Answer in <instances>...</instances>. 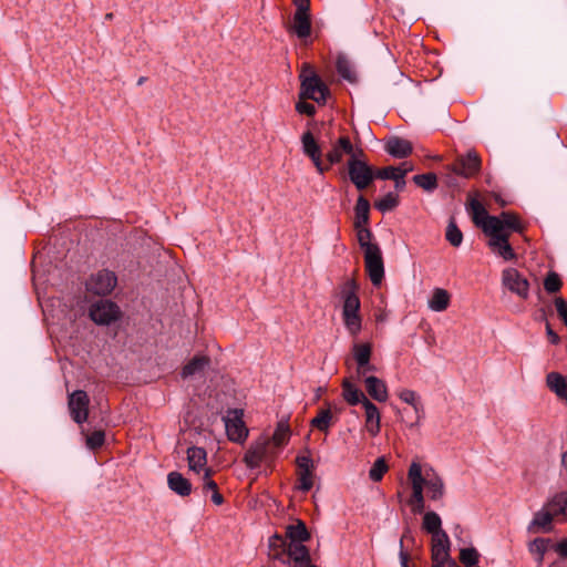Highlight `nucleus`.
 Wrapping results in <instances>:
<instances>
[{
	"instance_id": "f257e3e1",
	"label": "nucleus",
	"mask_w": 567,
	"mask_h": 567,
	"mask_svg": "<svg viewBox=\"0 0 567 567\" xmlns=\"http://www.w3.org/2000/svg\"><path fill=\"white\" fill-rule=\"evenodd\" d=\"M359 287L354 279H347L339 287V296L342 303V321L350 336L357 337L362 329L360 315Z\"/></svg>"
},
{
	"instance_id": "f03ea898",
	"label": "nucleus",
	"mask_w": 567,
	"mask_h": 567,
	"mask_svg": "<svg viewBox=\"0 0 567 567\" xmlns=\"http://www.w3.org/2000/svg\"><path fill=\"white\" fill-rule=\"evenodd\" d=\"M301 81V99H310L317 103H324L329 89L317 75L313 68L310 64H303L300 73Z\"/></svg>"
},
{
	"instance_id": "7ed1b4c3",
	"label": "nucleus",
	"mask_w": 567,
	"mask_h": 567,
	"mask_svg": "<svg viewBox=\"0 0 567 567\" xmlns=\"http://www.w3.org/2000/svg\"><path fill=\"white\" fill-rule=\"evenodd\" d=\"M485 234L509 236L512 231L523 233L524 227L515 214L503 212L499 216H486L482 223Z\"/></svg>"
},
{
	"instance_id": "20e7f679",
	"label": "nucleus",
	"mask_w": 567,
	"mask_h": 567,
	"mask_svg": "<svg viewBox=\"0 0 567 567\" xmlns=\"http://www.w3.org/2000/svg\"><path fill=\"white\" fill-rule=\"evenodd\" d=\"M277 454L278 451L271 446L269 437L260 436L250 444L243 461L248 468L254 470L259 467L262 462H272Z\"/></svg>"
},
{
	"instance_id": "39448f33",
	"label": "nucleus",
	"mask_w": 567,
	"mask_h": 567,
	"mask_svg": "<svg viewBox=\"0 0 567 567\" xmlns=\"http://www.w3.org/2000/svg\"><path fill=\"white\" fill-rule=\"evenodd\" d=\"M362 156L353 154L347 165L349 178L358 190L365 189L375 178V172L365 161L361 159Z\"/></svg>"
},
{
	"instance_id": "423d86ee",
	"label": "nucleus",
	"mask_w": 567,
	"mask_h": 567,
	"mask_svg": "<svg viewBox=\"0 0 567 567\" xmlns=\"http://www.w3.org/2000/svg\"><path fill=\"white\" fill-rule=\"evenodd\" d=\"M243 417L244 411L240 409L228 410L223 416L229 441L241 444L247 440L249 431Z\"/></svg>"
},
{
	"instance_id": "0eeeda50",
	"label": "nucleus",
	"mask_w": 567,
	"mask_h": 567,
	"mask_svg": "<svg viewBox=\"0 0 567 567\" xmlns=\"http://www.w3.org/2000/svg\"><path fill=\"white\" fill-rule=\"evenodd\" d=\"M555 497L551 496L539 509L534 514L533 520L528 526V530L533 533L537 532H550L553 529V520L555 517L564 516V512H559L558 507L554 505Z\"/></svg>"
},
{
	"instance_id": "6e6552de",
	"label": "nucleus",
	"mask_w": 567,
	"mask_h": 567,
	"mask_svg": "<svg viewBox=\"0 0 567 567\" xmlns=\"http://www.w3.org/2000/svg\"><path fill=\"white\" fill-rule=\"evenodd\" d=\"M408 478L411 483L412 495L408 501L411 511L414 514H421L424 511L423 481L421 480V465L413 462L408 472Z\"/></svg>"
},
{
	"instance_id": "1a4fd4ad",
	"label": "nucleus",
	"mask_w": 567,
	"mask_h": 567,
	"mask_svg": "<svg viewBox=\"0 0 567 567\" xmlns=\"http://www.w3.org/2000/svg\"><path fill=\"white\" fill-rule=\"evenodd\" d=\"M90 318L101 326H109L121 317V310L111 300H99L90 307Z\"/></svg>"
},
{
	"instance_id": "9d476101",
	"label": "nucleus",
	"mask_w": 567,
	"mask_h": 567,
	"mask_svg": "<svg viewBox=\"0 0 567 567\" xmlns=\"http://www.w3.org/2000/svg\"><path fill=\"white\" fill-rule=\"evenodd\" d=\"M364 255V266L371 282L379 286L384 277V265L380 247H369Z\"/></svg>"
},
{
	"instance_id": "9b49d317",
	"label": "nucleus",
	"mask_w": 567,
	"mask_h": 567,
	"mask_svg": "<svg viewBox=\"0 0 567 567\" xmlns=\"http://www.w3.org/2000/svg\"><path fill=\"white\" fill-rule=\"evenodd\" d=\"M90 398L83 390H76L69 395L68 408L72 420L82 425L89 416Z\"/></svg>"
},
{
	"instance_id": "f8f14e48",
	"label": "nucleus",
	"mask_w": 567,
	"mask_h": 567,
	"mask_svg": "<svg viewBox=\"0 0 567 567\" xmlns=\"http://www.w3.org/2000/svg\"><path fill=\"white\" fill-rule=\"evenodd\" d=\"M117 282V278L114 272L110 270H100L95 275H92L86 282L87 291L97 295L106 296L113 291Z\"/></svg>"
},
{
	"instance_id": "ddd939ff",
	"label": "nucleus",
	"mask_w": 567,
	"mask_h": 567,
	"mask_svg": "<svg viewBox=\"0 0 567 567\" xmlns=\"http://www.w3.org/2000/svg\"><path fill=\"white\" fill-rule=\"evenodd\" d=\"M502 284L522 299H527L529 296L528 280L515 268H506L503 270Z\"/></svg>"
},
{
	"instance_id": "4468645a",
	"label": "nucleus",
	"mask_w": 567,
	"mask_h": 567,
	"mask_svg": "<svg viewBox=\"0 0 567 567\" xmlns=\"http://www.w3.org/2000/svg\"><path fill=\"white\" fill-rule=\"evenodd\" d=\"M481 169V158L474 151H470L465 156H460L453 165L451 171L460 176L470 178L477 174Z\"/></svg>"
},
{
	"instance_id": "2eb2a0df",
	"label": "nucleus",
	"mask_w": 567,
	"mask_h": 567,
	"mask_svg": "<svg viewBox=\"0 0 567 567\" xmlns=\"http://www.w3.org/2000/svg\"><path fill=\"white\" fill-rule=\"evenodd\" d=\"M302 151L313 163L320 174L329 169V165H324L321 159V150L311 132L307 131L301 136Z\"/></svg>"
},
{
	"instance_id": "dca6fc26",
	"label": "nucleus",
	"mask_w": 567,
	"mask_h": 567,
	"mask_svg": "<svg viewBox=\"0 0 567 567\" xmlns=\"http://www.w3.org/2000/svg\"><path fill=\"white\" fill-rule=\"evenodd\" d=\"M488 236V247L493 254L499 256L505 261H511L516 259L517 255L514 251V248L509 244V236L499 235V234H485Z\"/></svg>"
},
{
	"instance_id": "f3484780",
	"label": "nucleus",
	"mask_w": 567,
	"mask_h": 567,
	"mask_svg": "<svg viewBox=\"0 0 567 567\" xmlns=\"http://www.w3.org/2000/svg\"><path fill=\"white\" fill-rule=\"evenodd\" d=\"M423 488L425 487L431 499H442L445 494V484L443 478L433 470L421 472Z\"/></svg>"
},
{
	"instance_id": "a211bd4d",
	"label": "nucleus",
	"mask_w": 567,
	"mask_h": 567,
	"mask_svg": "<svg viewBox=\"0 0 567 567\" xmlns=\"http://www.w3.org/2000/svg\"><path fill=\"white\" fill-rule=\"evenodd\" d=\"M344 154L350 155V157L353 154H360L363 155L362 150L354 151L353 145L349 137L341 136L336 144H333L330 152L327 154V159L329 167L333 164L340 163L342 161V157Z\"/></svg>"
},
{
	"instance_id": "6ab92c4d",
	"label": "nucleus",
	"mask_w": 567,
	"mask_h": 567,
	"mask_svg": "<svg viewBox=\"0 0 567 567\" xmlns=\"http://www.w3.org/2000/svg\"><path fill=\"white\" fill-rule=\"evenodd\" d=\"M299 475L298 488L309 492L313 486V463L309 456H298L296 460Z\"/></svg>"
},
{
	"instance_id": "aec40b11",
	"label": "nucleus",
	"mask_w": 567,
	"mask_h": 567,
	"mask_svg": "<svg viewBox=\"0 0 567 567\" xmlns=\"http://www.w3.org/2000/svg\"><path fill=\"white\" fill-rule=\"evenodd\" d=\"M384 148L391 156L395 158H404L409 156L413 151V146L410 141L398 136H392L386 140Z\"/></svg>"
},
{
	"instance_id": "412c9836",
	"label": "nucleus",
	"mask_w": 567,
	"mask_h": 567,
	"mask_svg": "<svg viewBox=\"0 0 567 567\" xmlns=\"http://www.w3.org/2000/svg\"><path fill=\"white\" fill-rule=\"evenodd\" d=\"M286 555L293 561V567L312 566L309 550L302 543H289Z\"/></svg>"
},
{
	"instance_id": "4be33fe9",
	"label": "nucleus",
	"mask_w": 567,
	"mask_h": 567,
	"mask_svg": "<svg viewBox=\"0 0 567 567\" xmlns=\"http://www.w3.org/2000/svg\"><path fill=\"white\" fill-rule=\"evenodd\" d=\"M187 462L190 471L199 474L208 468L207 465V453L205 449L198 446H190L187 450Z\"/></svg>"
},
{
	"instance_id": "5701e85b",
	"label": "nucleus",
	"mask_w": 567,
	"mask_h": 567,
	"mask_svg": "<svg viewBox=\"0 0 567 567\" xmlns=\"http://www.w3.org/2000/svg\"><path fill=\"white\" fill-rule=\"evenodd\" d=\"M364 412H365V429L371 436H375L380 433V411L374 403L370 400H365L364 402Z\"/></svg>"
},
{
	"instance_id": "b1692460",
	"label": "nucleus",
	"mask_w": 567,
	"mask_h": 567,
	"mask_svg": "<svg viewBox=\"0 0 567 567\" xmlns=\"http://www.w3.org/2000/svg\"><path fill=\"white\" fill-rule=\"evenodd\" d=\"M364 385L369 395L375 401L385 402L388 400L386 384L381 379L369 375L364 379Z\"/></svg>"
},
{
	"instance_id": "393cba45",
	"label": "nucleus",
	"mask_w": 567,
	"mask_h": 567,
	"mask_svg": "<svg viewBox=\"0 0 567 567\" xmlns=\"http://www.w3.org/2000/svg\"><path fill=\"white\" fill-rule=\"evenodd\" d=\"M291 30L298 38L303 39L311 33V21L309 11H296L292 18Z\"/></svg>"
},
{
	"instance_id": "a878e982",
	"label": "nucleus",
	"mask_w": 567,
	"mask_h": 567,
	"mask_svg": "<svg viewBox=\"0 0 567 567\" xmlns=\"http://www.w3.org/2000/svg\"><path fill=\"white\" fill-rule=\"evenodd\" d=\"M168 487L177 495L185 497L192 493L190 482L179 472H171L167 475Z\"/></svg>"
},
{
	"instance_id": "bb28decb",
	"label": "nucleus",
	"mask_w": 567,
	"mask_h": 567,
	"mask_svg": "<svg viewBox=\"0 0 567 567\" xmlns=\"http://www.w3.org/2000/svg\"><path fill=\"white\" fill-rule=\"evenodd\" d=\"M290 435H291V432H290V426H289L288 421L284 420V419L280 420L277 423V426L275 429L272 436L269 437L271 446L277 451L282 449L284 446H286L288 444V442L290 440Z\"/></svg>"
},
{
	"instance_id": "cd10ccee",
	"label": "nucleus",
	"mask_w": 567,
	"mask_h": 567,
	"mask_svg": "<svg viewBox=\"0 0 567 567\" xmlns=\"http://www.w3.org/2000/svg\"><path fill=\"white\" fill-rule=\"evenodd\" d=\"M450 542L446 533L432 536V560H447Z\"/></svg>"
},
{
	"instance_id": "c85d7f7f",
	"label": "nucleus",
	"mask_w": 567,
	"mask_h": 567,
	"mask_svg": "<svg viewBox=\"0 0 567 567\" xmlns=\"http://www.w3.org/2000/svg\"><path fill=\"white\" fill-rule=\"evenodd\" d=\"M210 365V359L207 355H195L182 370L184 379L200 374Z\"/></svg>"
},
{
	"instance_id": "c756f323",
	"label": "nucleus",
	"mask_w": 567,
	"mask_h": 567,
	"mask_svg": "<svg viewBox=\"0 0 567 567\" xmlns=\"http://www.w3.org/2000/svg\"><path fill=\"white\" fill-rule=\"evenodd\" d=\"M451 301V295L443 288H435L432 292L431 298L427 301V306L431 310L442 312L447 309Z\"/></svg>"
},
{
	"instance_id": "7c9ffc66",
	"label": "nucleus",
	"mask_w": 567,
	"mask_h": 567,
	"mask_svg": "<svg viewBox=\"0 0 567 567\" xmlns=\"http://www.w3.org/2000/svg\"><path fill=\"white\" fill-rule=\"evenodd\" d=\"M342 391L344 400L350 405H355L359 403L364 405L365 400H369L360 389H358L347 379L342 382Z\"/></svg>"
},
{
	"instance_id": "2f4dec72",
	"label": "nucleus",
	"mask_w": 567,
	"mask_h": 567,
	"mask_svg": "<svg viewBox=\"0 0 567 567\" xmlns=\"http://www.w3.org/2000/svg\"><path fill=\"white\" fill-rule=\"evenodd\" d=\"M375 178L389 181L393 179L398 190H402L405 186L404 172L399 173V168L394 166H388L375 171Z\"/></svg>"
},
{
	"instance_id": "473e14b6",
	"label": "nucleus",
	"mask_w": 567,
	"mask_h": 567,
	"mask_svg": "<svg viewBox=\"0 0 567 567\" xmlns=\"http://www.w3.org/2000/svg\"><path fill=\"white\" fill-rule=\"evenodd\" d=\"M547 386L559 398L567 401V380L557 372H550L546 378Z\"/></svg>"
},
{
	"instance_id": "72a5a7b5",
	"label": "nucleus",
	"mask_w": 567,
	"mask_h": 567,
	"mask_svg": "<svg viewBox=\"0 0 567 567\" xmlns=\"http://www.w3.org/2000/svg\"><path fill=\"white\" fill-rule=\"evenodd\" d=\"M286 538L289 543H303L310 538L305 523L298 520L296 525H289L286 528Z\"/></svg>"
},
{
	"instance_id": "f704fd0d",
	"label": "nucleus",
	"mask_w": 567,
	"mask_h": 567,
	"mask_svg": "<svg viewBox=\"0 0 567 567\" xmlns=\"http://www.w3.org/2000/svg\"><path fill=\"white\" fill-rule=\"evenodd\" d=\"M288 539L275 534L269 538V555L274 559H282V557L287 554L288 548Z\"/></svg>"
},
{
	"instance_id": "c9c22d12",
	"label": "nucleus",
	"mask_w": 567,
	"mask_h": 567,
	"mask_svg": "<svg viewBox=\"0 0 567 567\" xmlns=\"http://www.w3.org/2000/svg\"><path fill=\"white\" fill-rule=\"evenodd\" d=\"M372 354V346L369 342L353 343L352 355L357 365L364 367L370 361Z\"/></svg>"
},
{
	"instance_id": "e433bc0d",
	"label": "nucleus",
	"mask_w": 567,
	"mask_h": 567,
	"mask_svg": "<svg viewBox=\"0 0 567 567\" xmlns=\"http://www.w3.org/2000/svg\"><path fill=\"white\" fill-rule=\"evenodd\" d=\"M370 203L363 196H359L354 207V227L367 225L369 221Z\"/></svg>"
},
{
	"instance_id": "4c0bfd02",
	"label": "nucleus",
	"mask_w": 567,
	"mask_h": 567,
	"mask_svg": "<svg viewBox=\"0 0 567 567\" xmlns=\"http://www.w3.org/2000/svg\"><path fill=\"white\" fill-rule=\"evenodd\" d=\"M442 520L435 512H427L423 516L422 527L432 536L445 533L442 529Z\"/></svg>"
},
{
	"instance_id": "58836bf2",
	"label": "nucleus",
	"mask_w": 567,
	"mask_h": 567,
	"mask_svg": "<svg viewBox=\"0 0 567 567\" xmlns=\"http://www.w3.org/2000/svg\"><path fill=\"white\" fill-rule=\"evenodd\" d=\"M336 68L340 76L349 82H355V72L352 69L351 62L344 55L337 58Z\"/></svg>"
},
{
	"instance_id": "ea45409f",
	"label": "nucleus",
	"mask_w": 567,
	"mask_h": 567,
	"mask_svg": "<svg viewBox=\"0 0 567 567\" xmlns=\"http://www.w3.org/2000/svg\"><path fill=\"white\" fill-rule=\"evenodd\" d=\"M332 423V413L329 409L320 410L318 415L310 422L311 426L327 433Z\"/></svg>"
},
{
	"instance_id": "a19ab883",
	"label": "nucleus",
	"mask_w": 567,
	"mask_h": 567,
	"mask_svg": "<svg viewBox=\"0 0 567 567\" xmlns=\"http://www.w3.org/2000/svg\"><path fill=\"white\" fill-rule=\"evenodd\" d=\"M399 398L403 402L410 404L413 408V410L415 411L416 420L414 423H411V426H413L414 424H417V422L421 417L420 411L422 410V405H421L420 401L417 400L416 393L412 390L404 389L399 392Z\"/></svg>"
},
{
	"instance_id": "79ce46f5",
	"label": "nucleus",
	"mask_w": 567,
	"mask_h": 567,
	"mask_svg": "<svg viewBox=\"0 0 567 567\" xmlns=\"http://www.w3.org/2000/svg\"><path fill=\"white\" fill-rule=\"evenodd\" d=\"M413 182L427 192H432L437 187V178L434 173L415 175L413 176Z\"/></svg>"
},
{
	"instance_id": "37998d69",
	"label": "nucleus",
	"mask_w": 567,
	"mask_h": 567,
	"mask_svg": "<svg viewBox=\"0 0 567 567\" xmlns=\"http://www.w3.org/2000/svg\"><path fill=\"white\" fill-rule=\"evenodd\" d=\"M399 205V197L393 193H388L382 198L374 203V207L381 212L386 213L393 210Z\"/></svg>"
},
{
	"instance_id": "c03bdc74",
	"label": "nucleus",
	"mask_w": 567,
	"mask_h": 567,
	"mask_svg": "<svg viewBox=\"0 0 567 567\" xmlns=\"http://www.w3.org/2000/svg\"><path fill=\"white\" fill-rule=\"evenodd\" d=\"M446 240L453 246L458 247L463 241V234L457 227L454 218H451L445 234Z\"/></svg>"
},
{
	"instance_id": "a18cd8bd",
	"label": "nucleus",
	"mask_w": 567,
	"mask_h": 567,
	"mask_svg": "<svg viewBox=\"0 0 567 567\" xmlns=\"http://www.w3.org/2000/svg\"><path fill=\"white\" fill-rule=\"evenodd\" d=\"M550 540L546 538H536L529 545V551L537 555V563L540 565L544 561L545 553L548 549Z\"/></svg>"
},
{
	"instance_id": "49530a36",
	"label": "nucleus",
	"mask_w": 567,
	"mask_h": 567,
	"mask_svg": "<svg viewBox=\"0 0 567 567\" xmlns=\"http://www.w3.org/2000/svg\"><path fill=\"white\" fill-rule=\"evenodd\" d=\"M357 230L358 241L361 247V249L364 251H368L369 247H379L377 244L371 243L372 233L367 227V225L354 227Z\"/></svg>"
},
{
	"instance_id": "de8ad7c7",
	"label": "nucleus",
	"mask_w": 567,
	"mask_h": 567,
	"mask_svg": "<svg viewBox=\"0 0 567 567\" xmlns=\"http://www.w3.org/2000/svg\"><path fill=\"white\" fill-rule=\"evenodd\" d=\"M388 464L383 457H379L369 471V477L373 482L382 480L383 475L388 472Z\"/></svg>"
},
{
	"instance_id": "09e8293b",
	"label": "nucleus",
	"mask_w": 567,
	"mask_h": 567,
	"mask_svg": "<svg viewBox=\"0 0 567 567\" xmlns=\"http://www.w3.org/2000/svg\"><path fill=\"white\" fill-rule=\"evenodd\" d=\"M105 442V433L102 430L92 432L85 435V445L87 449L94 451L100 449Z\"/></svg>"
},
{
	"instance_id": "8fccbe9b",
	"label": "nucleus",
	"mask_w": 567,
	"mask_h": 567,
	"mask_svg": "<svg viewBox=\"0 0 567 567\" xmlns=\"http://www.w3.org/2000/svg\"><path fill=\"white\" fill-rule=\"evenodd\" d=\"M563 282L558 276V274L551 271L549 272L544 280V288L548 293H555L560 290Z\"/></svg>"
},
{
	"instance_id": "3c124183",
	"label": "nucleus",
	"mask_w": 567,
	"mask_h": 567,
	"mask_svg": "<svg viewBox=\"0 0 567 567\" xmlns=\"http://www.w3.org/2000/svg\"><path fill=\"white\" fill-rule=\"evenodd\" d=\"M460 560L467 567H474L478 561V553L475 548H463L460 553Z\"/></svg>"
},
{
	"instance_id": "603ef678",
	"label": "nucleus",
	"mask_w": 567,
	"mask_h": 567,
	"mask_svg": "<svg viewBox=\"0 0 567 567\" xmlns=\"http://www.w3.org/2000/svg\"><path fill=\"white\" fill-rule=\"evenodd\" d=\"M471 206V210L473 213V218H474V221L477 224V225H481L482 226V223H483V219L488 216L486 214V210L485 208L483 207V205L476 200V199H473L470 204Z\"/></svg>"
},
{
	"instance_id": "864d4df0",
	"label": "nucleus",
	"mask_w": 567,
	"mask_h": 567,
	"mask_svg": "<svg viewBox=\"0 0 567 567\" xmlns=\"http://www.w3.org/2000/svg\"><path fill=\"white\" fill-rule=\"evenodd\" d=\"M554 302L559 318L567 327V301L563 297H556Z\"/></svg>"
},
{
	"instance_id": "5fc2aeb1",
	"label": "nucleus",
	"mask_w": 567,
	"mask_h": 567,
	"mask_svg": "<svg viewBox=\"0 0 567 567\" xmlns=\"http://www.w3.org/2000/svg\"><path fill=\"white\" fill-rule=\"evenodd\" d=\"M553 496L556 499L554 505L558 507L559 512H564V517L567 519V491L556 493Z\"/></svg>"
},
{
	"instance_id": "6e6d98bb",
	"label": "nucleus",
	"mask_w": 567,
	"mask_h": 567,
	"mask_svg": "<svg viewBox=\"0 0 567 567\" xmlns=\"http://www.w3.org/2000/svg\"><path fill=\"white\" fill-rule=\"evenodd\" d=\"M212 468L205 470L204 475L202 477L204 491H215L216 488H218L216 482L212 480Z\"/></svg>"
},
{
	"instance_id": "4d7b16f0",
	"label": "nucleus",
	"mask_w": 567,
	"mask_h": 567,
	"mask_svg": "<svg viewBox=\"0 0 567 567\" xmlns=\"http://www.w3.org/2000/svg\"><path fill=\"white\" fill-rule=\"evenodd\" d=\"M296 110L300 114H306V115H309V116H311V115H313L316 113V107L311 103L303 102V101H299L296 104Z\"/></svg>"
},
{
	"instance_id": "13d9d810",
	"label": "nucleus",
	"mask_w": 567,
	"mask_h": 567,
	"mask_svg": "<svg viewBox=\"0 0 567 567\" xmlns=\"http://www.w3.org/2000/svg\"><path fill=\"white\" fill-rule=\"evenodd\" d=\"M377 368L368 361V364L364 367L357 365V375L358 378H367V373L374 372Z\"/></svg>"
},
{
	"instance_id": "bf43d9fd",
	"label": "nucleus",
	"mask_w": 567,
	"mask_h": 567,
	"mask_svg": "<svg viewBox=\"0 0 567 567\" xmlns=\"http://www.w3.org/2000/svg\"><path fill=\"white\" fill-rule=\"evenodd\" d=\"M546 334L548 337V340L553 344H558L560 341L559 336L551 329V326L549 322L546 323Z\"/></svg>"
},
{
	"instance_id": "052dcab7",
	"label": "nucleus",
	"mask_w": 567,
	"mask_h": 567,
	"mask_svg": "<svg viewBox=\"0 0 567 567\" xmlns=\"http://www.w3.org/2000/svg\"><path fill=\"white\" fill-rule=\"evenodd\" d=\"M555 550L561 557H567V537L555 545Z\"/></svg>"
},
{
	"instance_id": "680f3d73",
	"label": "nucleus",
	"mask_w": 567,
	"mask_h": 567,
	"mask_svg": "<svg viewBox=\"0 0 567 567\" xmlns=\"http://www.w3.org/2000/svg\"><path fill=\"white\" fill-rule=\"evenodd\" d=\"M296 6V11H309L310 0H292Z\"/></svg>"
},
{
	"instance_id": "e2e57ef3",
	"label": "nucleus",
	"mask_w": 567,
	"mask_h": 567,
	"mask_svg": "<svg viewBox=\"0 0 567 567\" xmlns=\"http://www.w3.org/2000/svg\"><path fill=\"white\" fill-rule=\"evenodd\" d=\"M212 501L215 505H221L224 503L223 495L218 492V488L212 491Z\"/></svg>"
},
{
	"instance_id": "0e129e2a",
	"label": "nucleus",
	"mask_w": 567,
	"mask_h": 567,
	"mask_svg": "<svg viewBox=\"0 0 567 567\" xmlns=\"http://www.w3.org/2000/svg\"><path fill=\"white\" fill-rule=\"evenodd\" d=\"M400 545L401 547L403 546V540L401 539L400 542ZM400 560H401V566L402 567H409V554L406 551H404L402 548H401V551H400Z\"/></svg>"
},
{
	"instance_id": "69168bd1",
	"label": "nucleus",
	"mask_w": 567,
	"mask_h": 567,
	"mask_svg": "<svg viewBox=\"0 0 567 567\" xmlns=\"http://www.w3.org/2000/svg\"><path fill=\"white\" fill-rule=\"evenodd\" d=\"M399 168V173L401 172H404V176L411 172L413 169V166L408 164V163H403L401 166L398 167Z\"/></svg>"
},
{
	"instance_id": "338daca9",
	"label": "nucleus",
	"mask_w": 567,
	"mask_h": 567,
	"mask_svg": "<svg viewBox=\"0 0 567 567\" xmlns=\"http://www.w3.org/2000/svg\"><path fill=\"white\" fill-rule=\"evenodd\" d=\"M449 564L451 566L449 559L447 560H433V567H446L445 565Z\"/></svg>"
},
{
	"instance_id": "774afa93",
	"label": "nucleus",
	"mask_w": 567,
	"mask_h": 567,
	"mask_svg": "<svg viewBox=\"0 0 567 567\" xmlns=\"http://www.w3.org/2000/svg\"><path fill=\"white\" fill-rule=\"evenodd\" d=\"M561 464L564 468L567 471V451L561 456Z\"/></svg>"
}]
</instances>
